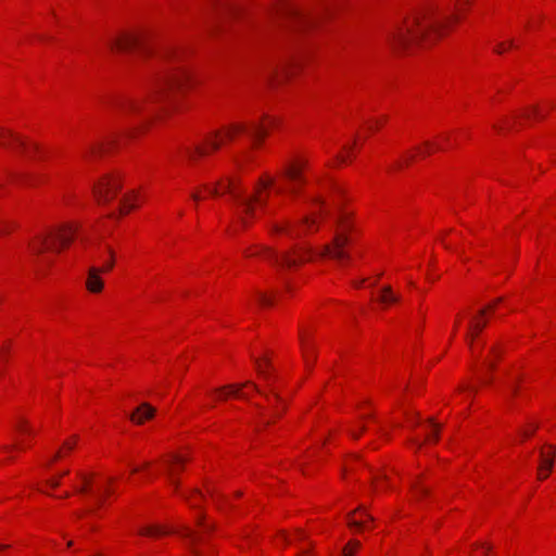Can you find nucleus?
I'll return each mask as SVG.
<instances>
[{
	"label": "nucleus",
	"mask_w": 556,
	"mask_h": 556,
	"mask_svg": "<svg viewBox=\"0 0 556 556\" xmlns=\"http://www.w3.org/2000/svg\"><path fill=\"white\" fill-rule=\"evenodd\" d=\"M47 484L52 488V489H55L60 485V479L59 478H51L47 481Z\"/></svg>",
	"instance_id": "nucleus-37"
},
{
	"label": "nucleus",
	"mask_w": 556,
	"mask_h": 556,
	"mask_svg": "<svg viewBox=\"0 0 556 556\" xmlns=\"http://www.w3.org/2000/svg\"><path fill=\"white\" fill-rule=\"evenodd\" d=\"M161 58L164 60H172V59H175L176 56H175V52H173L169 49H166V50L162 51Z\"/></svg>",
	"instance_id": "nucleus-35"
},
{
	"label": "nucleus",
	"mask_w": 556,
	"mask_h": 556,
	"mask_svg": "<svg viewBox=\"0 0 556 556\" xmlns=\"http://www.w3.org/2000/svg\"><path fill=\"white\" fill-rule=\"evenodd\" d=\"M258 302L264 305V306H268V305H271L273 304V300L271 298H269L268 295L264 294V293H260L258 294Z\"/></svg>",
	"instance_id": "nucleus-32"
},
{
	"label": "nucleus",
	"mask_w": 556,
	"mask_h": 556,
	"mask_svg": "<svg viewBox=\"0 0 556 556\" xmlns=\"http://www.w3.org/2000/svg\"><path fill=\"white\" fill-rule=\"evenodd\" d=\"M431 424H432V426H433V428H434V429H433V431L431 432V434H429V435H428V440H429V441H430V440L437 441V440H438V438H439V429H440V426H439V425H437V424H434V422H432V421H431Z\"/></svg>",
	"instance_id": "nucleus-33"
},
{
	"label": "nucleus",
	"mask_w": 556,
	"mask_h": 556,
	"mask_svg": "<svg viewBox=\"0 0 556 556\" xmlns=\"http://www.w3.org/2000/svg\"><path fill=\"white\" fill-rule=\"evenodd\" d=\"M359 547L361 543L358 541H350L343 548V556H354Z\"/></svg>",
	"instance_id": "nucleus-26"
},
{
	"label": "nucleus",
	"mask_w": 556,
	"mask_h": 556,
	"mask_svg": "<svg viewBox=\"0 0 556 556\" xmlns=\"http://www.w3.org/2000/svg\"><path fill=\"white\" fill-rule=\"evenodd\" d=\"M245 255L249 257L260 255L264 260L268 261L274 266H276L278 269L292 268L302 261H304L302 255L299 254L298 252L285 253L280 255L276 251L267 247H258L254 251H248Z\"/></svg>",
	"instance_id": "nucleus-7"
},
{
	"label": "nucleus",
	"mask_w": 556,
	"mask_h": 556,
	"mask_svg": "<svg viewBox=\"0 0 556 556\" xmlns=\"http://www.w3.org/2000/svg\"><path fill=\"white\" fill-rule=\"evenodd\" d=\"M64 456V453L62 452V450L60 448L59 451H56V453L54 454V456L52 457L51 462H55L60 458H62Z\"/></svg>",
	"instance_id": "nucleus-43"
},
{
	"label": "nucleus",
	"mask_w": 556,
	"mask_h": 556,
	"mask_svg": "<svg viewBox=\"0 0 556 556\" xmlns=\"http://www.w3.org/2000/svg\"><path fill=\"white\" fill-rule=\"evenodd\" d=\"M189 76L181 66L172 65L159 78L155 87L146 96L128 97L117 100V110L126 117H142L144 122L154 115V105L169 99L174 91L181 90Z\"/></svg>",
	"instance_id": "nucleus-2"
},
{
	"label": "nucleus",
	"mask_w": 556,
	"mask_h": 556,
	"mask_svg": "<svg viewBox=\"0 0 556 556\" xmlns=\"http://www.w3.org/2000/svg\"><path fill=\"white\" fill-rule=\"evenodd\" d=\"M109 46L112 50L117 51H128L138 48L144 53H150V47H148L146 38L141 35L125 34L110 40Z\"/></svg>",
	"instance_id": "nucleus-9"
},
{
	"label": "nucleus",
	"mask_w": 556,
	"mask_h": 556,
	"mask_svg": "<svg viewBox=\"0 0 556 556\" xmlns=\"http://www.w3.org/2000/svg\"><path fill=\"white\" fill-rule=\"evenodd\" d=\"M7 547H8V545H0V549H4Z\"/></svg>",
	"instance_id": "nucleus-61"
},
{
	"label": "nucleus",
	"mask_w": 556,
	"mask_h": 556,
	"mask_svg": "<svg viewBox=\"0 0 556 556\" xmlns=\"http://www.w3.org/2000/svg\"><path fill=\"white\" fill-rule=\"evenodd\" d=\"M269 392L270 394L273 395V399L277 402V403H282V399L279 396V394L275 391V389L273 388H269Z\"/></svg>",
	"instance_id": "nucleus-41"
},
{
	"label": "nucleus",
	"mask_w": 556,
	"mask_h": 556,
	"mask_svg": "<svg viewBox=\"0 0 556 556\" xmlns=\"http://www.w3.org/2000/svg\"><path fill=\"white\" fill-rule=\"evenodd\" d=\"M309 553H311L309 547H307V548H306V547H303V548L301 549V556H308V555H309Z\"/></svg>",
	"instance_id": "nucleus-46"
},
{
	"label": "nucleus",
	"mask_w": 556,
	"mask_h": 556,
	"mask_svg": "<svg viewBox=\"0 0 556 556\" xmlns=\"http://www.w3.org/2000/svg\"><path fill=\"white\" fill-rule=\"evenodd\" d=\"M225 10L228 12V13H235L236 9L231 5V4H226V8Z\"/></svg>",
	"instance_id": "nucleus-49"
},
{
	"label": "nucleus",
	"mask_w": 556,
	"mask_h": 556,
	"mask_svg": "<svg viewBox=\"0 0 556 556\" xmlns=\"http://www.w3.org/2000/svg\"><path fill=\"white\" fill-rule=\"evenodd\" d=\"M121 188V182L117 177L110 175L105 176L93 188V193L99 203L111 201Z\"/></svg>",
	"instance_id": "nucleus-10"
},
{
	"label": "nucleus",
	"mask_w": 556,
	"mask_h": 556,
	"mask_svg": "<svg viewBox=\"0 0 556 556\" xmlns=\"http://www.w3.org/2000/svg\"><path fill=\"white\" fill-rule=\"evenodd\" d=\"M135 198L136 194H128L123 198L119 207L121 214H126L136 206V204L134 203Z\"/></svg>",
	"instance_id": "nucleus-21"
},
{
	"label": "nucleus",
	"mask_w": 556,
	"mask_h": 556,
	"mask_svg": "<svg viewBox=\"0 0 556 556\" xmlns=\"http://www.w3.org/2000/svg\"><path fill=\"white\" fill-rule=\"evenodd\" d=\"M106 251L110 255V261L103 266V268L90 267L86 281V287L90 292L98 293L103 289V281L100 277L101 271H109L114 266V252L110 247H106Z\"/></svg>",
	"instance_id": "nucleus-11"
},
{
	"label": "nucleus",
	"mask_w": 556,
	"mask_h": 556,
	"mask_svg": "<svg viewBox=\"0 0 556 556\" xmlns=\"http://www.w3.org/2000/svg\"><path fill=\"white\" fill-rule=\"evenodd\" d=\"M101 490H102V486H99V494L97 495V498H98V503L101 504L103 498H102V494H101ZM112 491L109 489V488H104L103 486V493L105 494H110Z\"/></svg>",
	"instance_id": "nucleus-39"
},
{
	"label": "nucleus",
	"mask_w": 556,
	"mask_h": 556,
	"mask_svg": "<svg viewBox=\"0 0 556 556\" xmlns=\"http://www.w3.org/2000/svg\"><path fill=\"white\" fill-rule=\"evenodd\" d=\"M338 231L336 232L331 244H326L320 252L323 256H329L339 262L350 258L349 253L344 248L349 244L350 238L348 230L350 229L349 224L345 222L344 216H340L338 219Z\"/></svg>",
	"instance_id": "nucleus-5"
},
{
	"label": "nucleus",
	"mask_w": 556,
	"mask_h": 556,
	"mask_svg": "<svg viewBox=\"0 0 556 556\" xmlns=\"http://www.w3.org/2000/svg\"><path fill=\"white\" fill-rule=\"evenodd\" d=\"M536 428H538V426H536V425H533V429H532L531 431H530V430H523V431H521V433H522V435H523V437H526V438H527V437H530V435H532V433L534 432V430H535Z\"/></svg>",
	"instance_id": "nucleus-44"
},
{
	"label": "nucleus",
	"mask_w": 556,
	"mask_h": 556,
	"mask_svg": "<svg viewBox=\"0 0 556 556\" xmlns=\"http://www.w3.org/2000/svg\"><path fill=\"white\" fill-rule=\"evenodd\" d=\"M207 153V147L197 146L193 149L187 150V156L193 161L197 156L205 155Z\"/></svg>",
	"instance_id": "nucleus-25"
},
{
	"label": "nucleus",
	"mask_w": 556,
	"mask_h": 556,
	"mask_svg": "<svg viewBox=\"0 0 556 556\" xmlns=\"http://www.w3.org/2000/svg\"><path fill=\"white\" fill-rule=\"evenodd\" d=\"M532 112H533L534 115L540 116V111H539L538 108H533Z\"/></svg>",
	"instance_id": "nucleus-52"
},
{
	"label": "nucleus",
	"mask_w": 556,
	"mask_h": 556,
	"mask_svg": "<svg viewBox=\"0 0 556 556\" xmlns=\"http://www.w3.org/2000/svg\"><path fill=\"white\" fill-rule=\"evenodd\" d=\"M256 363V368H257V371L258 374L265 379V380H269V374L267 372V369L263 366V364L261 363V361L256 359L255 361Z\"/></svg>",
	"instance_id": "nucleus-31"
},
{
	"label": "nucleus",
	"mask_w": 556,
	"mask_h": 556,
	"mask_svg": "<svg viewBox=\"0 0 556 556\" xmlns=\"http://www.w3.org/2000/svg\"><path fill=\"white\" fill-rule=\"evenodd\" d=\"M300 340H301V345H302V350H303V356L305 358L306 364L309 365V362H308L309 344H308V342H306L303 333H300Z\"/></svg>",
	"instance_id": "nucleus-30"
},
{
	"label": "nucleus",
	"mask_w": 556,
	"mask_h": 556,
	"mask_svg": "<svg viewBox=\"0 0 556 556\" xmlns=\"http://www.w3.org/2000/svg\"><path fill=\"white\" fill-rule=\"evenodd\" d=\"M155 414L153 408L148 403H142L136 410L130 415V420L135 424L141 425L146 419H151Z\"/></svg>",
	"instance_id": "nucleus-17"
},
{
	"label": "nucleus",
	"mask_w": 556,
	"mask_h": 556,
	"mask_svg": "<svg viewBox=\"0 0 556 556\" xmlns=\"http://www.w3.org/2000/svg\"><path fill=\"white\" fill-rule=\"evenodd\" d=\"M275 232H286L289 236H298L299 233L290 226L289 223L276 224L273 226Z\"/></svg>",
	"instance_id": "nucleus-24"
},
{
	"label": "nucleus",
	"mask_w": 556,
	"mask_h": 556,
	"mask_svg": "<svg viewBox=\"0 0 556 556\" xmlns=\"http://www.w3.org/2000/svg\"><path fill=\"white\" fill-rule=\"evenodd\" d=\"M139 533L142 534V535L154 536V535H160V534L167 533V531L164 530L163 528L159 527V526H149V527L142 528L139 531Z\"/></svg>",
	"instance_id": "nucleus-23"
},
{
	"label": "nucleus",
	"mask_w": 556,
	"mask_h": 556,
	"mask_svg": "<svg viewBox=\"0 0 556 556\" xmlns=\"http://www.w3.org/2000/svg\"><path fill=\"white\" fill-rule=\"evenodd\" d=\"M510 390H511L513 395H515L517 393V386L511 384Z\"/></svg>",
	"instance_id": "nucleus-51"
},
{
	"label": "nucleus",
	"mask_w": 556,
	"mask_h": 556,
	"mask_svg": "<svg viewBox=\"0 0 556 556\" xmlns=\"http://www.w3.org/2000/svg\"><path fill=\"white\" fill-rule=\"evenodd\" d=\"M307 161L295 159L289 161L283 169L282 177L288 182V191L292 194H296L301 191L302 187L306 184V177L304 170L307 167Z\"/></svg>",
	"instance_id": "nucleus-8"
},
{
	"label": "nucleus",
	"mask_w": 556,
	"mask_h": 556,
	"mask_svg": "<svg viewBox=\"0 0 556 556\" xmlns=\"http://www.w3.org/2000/svg\"><path fill=\"white\" fill-rule=\"evenodd\" d=\"M486 365H488L490 368H493V367H494L493 363H491V362H488V363H486Z\"/></svg>",
	"instance_id": "nucleus-56"
},
{
	"label": "nucleus",
	"mask_w": 556,
	"mask_h": 556,
	"mask_svg": "<svg viewBox=\"0 0 556 556\" xmlns=\"http://www.w3.org/2000/svg\"><path fill=\"white\" fill-rule=\"evenodd\" d=\"M0 147L2 148H21L24 152H27L28 148L26 142L13 131L0 127Z\"/></svg>",
	"instance_id": "nucleus-13"
},
{
	"label": "nucleus",
	"mask_w": 556,
	"mask_h": 556,
	"mask_svg": "<svg viewBox=\"0 0 556 556\" xmlns=\"http://www.w3.org/2000/svg\"><path fill=\"white\" fill-rule=\"evenodd\" d=\"M352 435H353L355 439H357V438H358V433H354V432H352Z\"/></svg>",
	"instance_id": "nucleus-59"
},
{
	"label": "nucleus",
	"mask_w": 556,
	"mask_h": 556,
	"mask_svg": "<svg viewBox=\"0 0 556 556\" xmlns=\"http://www.w3.org/2000/svg\"><path fill=\"white\" fill-rule=\"evenodd\" d=\"M245 386H252L258 393L263 394L262 391L257 388V386L250 381H248L245 383H241V384H229V386L222 387L219 389H216L215 393L217 394L218 400H224V399L228 397L229 395H235V396H240V397L247 399V396L240 392L241 389Z\"/></svg>",
	"instance_id": "nucleus-15"
},
{
	"label": "nucleus",
	"mask_w": 556,
	"mask_h": 556,
	"mask_svg": "<svg viewBox=\"0 0 556 556\" xmlns=\"http://www.w3.org/2000/svg\"><path fill=\"white\" fill-rule=\"evenodd\" d=\"M316 223V218L312 216H305L301 222V227L305 231H312L314 230V225Z\"/></svg>",
	"instance_id": "nucleus-28"
},
{
	"label": "nucleus",
	"mask_w": 556,
	"mask_h": 556,
	"mask_svg": "<svg viewBox=\"0 0 556 556\" xmlns=\"http://www.w3.org/2000/svg\"><path fill=\"white\" fill-rule=\"evenodd\" d=\"M348 525H349L351 528H357V529H359V528L362 527V521L354 520V519H352V518L349 516Z\"/></svg>",
	"instance_id": "nucleus-38"
},
{
	"label": "nucleus",
	"mask_w": 556,
	"mask_h": 556,
	"mask_svg": "<svg viewBox=\"0 0 556 556\" xmlns=\"http://www.w3.org/2000/svg\"><path fill=\"white\" fill-rule=\"evenodd\" d=\"M413 489L415 490L416 494H418V495H426L428 493V489L424 485L414 484Z\"/></svg>",
	"instance_id": "nucleus-36"
},
{
	"label": "nucleus",
	"mask_w": 556,
	"mask_h": 556,
	"mask_svg": "<svg viewBox=\"0 0 556 556\" xmlns=\"http://www.w3.org/2000/svg\"><path fill=\"white\" fill-rule=\"evenodd\" d=\"M484 548H485L486 552L491 549L490 546H484Z\"/></svg>",
	"instance_id": "nucleus-64"
},
{
	"label": "nucleus",
	"mask_w": 556,
	"mask_h": 556,
	"mask_svg": "<svg viewBox=\"0 0 556 556\" xmlns=\"http://www.w3.org/2000/svg\"><path fill=\"white\" fill-rule=\"evenodd\" d=\"M79 478L81 479V486L77 488V492L80 494H86L91 491L92 480L87 475L79 472Z\"/></svg>",
	"instance_id": "nucleus-22"
},
{
	"label": "nucleus",
	"mask_w": 556,
	"mask_h": 556,
	"mask_svg": "<svg viewBox=\"0 0 556 556\" xmlns=\"http://www.w3.org/2000/svg\"><path fill=\"white\" fill-rule=\"evenodd\" d=\"M295 540L299 541V542L306 540V536H305V534H304V532L302 530H296Z\"/></svg>",
	"instance_id": "nucleus-42"
},
{
	"label": "nucleus",
	"mask_w": 556,
	"mask_h": 556,
	"mask_svg": "<svg viewBox=\"0 0 556 556\" xmlns=\"http://www.w3.org/2000/svg\"><path fill=\"white\" fill-rule=\"evenodd\" d=\"M486 314V309H480L478 316L473 317L468 326V332L466 333V340H468L469 346H472L475 338L484 329L486 320L483 317Z\"/></svg>",
	"instance_id": "nucleus-14"
},
{
	"label": "nucleus",
	"mask_w": 556,
	"mask_h": 556,
	"mask_svg": "<svg viewBox=\"0 0 556 556\" xmlns=\"http://www.w3.org/2000/svg\"><path fill=\"white\" fill-rule=\"evenodd\" d=\"M114 143H115V139H114V138H112V139H110V140L108 141V143H106V144H108V146H113Z\"/></svg>",
	"instance_id": "nucleus-54"
},
{
	"label": "nucleus",
	"mask_w": 556,
	"mask_h": 556,
	"mask_svg": "<svg viewBox=\"0 0 556 556\" xmlns=\"http://www.w3.org/2000/svg\"><path fill=\"white\" fill-rule=\"evenodd\" d=\"M415 444L417 445V447H420V446H421V443H420V442H415Z\"/></svg>",
	"instance_id": "nucleus-63"
},
{
	"label": "nucleus",
	"mask_w": 556,
	"mask_h": 556,
	"mask_svg": "<svg viewBox=\"0 0 556 556\" xmlns=\"http://www.w3.org/2000/svg\"><path fill=\"white\" fill-rule=\"evenodd\" d=\"M77 443V437H73L71 440H67L62 445V452L65 454L67 452H71Z\"/></svg>",
	"instance_id": "nucleus-29"
},
{
	"label": "nucleus",
	"mask_w": 556,
	"mask_h": 556,
	"mask_svg": "<svg viewBox=\"0 0 556 556\" xmlns=\"http://www.w3.org/2000/svg\"><path fill=\"white\" fill-rule=\"evenodd\" d=\"M495 51L497 53H503L505 51V47H504V43H500L496 48H495Z\"/></svg>",
	"instance_id": "nucleus-45"
},
{
	"label": "nucleus",
	"mask_w": 556,
	"mask_h": 556,
	"mask_svg": "<svg viewBox=\"0 0 556 556\" xmlns=\"http://www.w3.org/2000/svg\"><path fill=\"white\" fill-rule=\"evenodd\" d=\"M378 301L383 305H389L397 303L400 301V296L393 293L390 286H386L381 289Z\"/></svg>",
	"instance_id": "nucleus-20"
},
{
	"label": "nucleus",
	"mask_w": 556,
	"mask_h": 556,
	"mask_svg": "<svg viewBox=\"0 0 556 556\" xmlns=\"http://www.w3.org/2000/svg\"><path fill=\"white\" fill-rule=\"evenodd\" d=\"M219 136H220V132L216 131L213 136L207 137L205 139L206 146L210 147L212 150H217L222 144V141H218Z\"/></svg>",
	"instance_id": "nucleus-27"
},
{
	"label": "nucleus",
	"mask_w": 556,
	"mask_h": 556,
	"mask_svg": "<svg viewBox=\"0 0 556 556\" xmlns=\"http://www.w3.org/2000/svg\"><path fill=\"white\" fill-rule=\"evenodd\" d=\"M549 472L543 470V471H539V479L543 480L545 478H547Z\"/></svg>",
	"instance_id": "nucleus-47"
},
{
	"label": "nucleus",
	"mask_w": 556,
	"mask_h": 556,
	"mask_svg": "<svg viewBox=\"0 0 556 556\" xmlns=\"http://www.w3.org/2000/svg\"><path fill=\"white\" fill-rule=\"evenodd\" d=\"M67 473H68V470H65L63 473H61V476H60V477L65 476V475H67Z\"/></svg>",
	"instance_id": "nucleus-62"
},
{
	"label": "nucleus",
	"mask_w": 556,
	"mask_h": 556,
	"mask_svg": "<svg viewBox=\"0 0 556 556\" xmlns=\"http://www.w3.org/2000/svg\"><path fill=\"white\" fill-rule=\"evenodd\" d=\"M178 532L182 538L188 540L190 554L192 556H201V553L197 547V543L200 541L198 533L187 526H184Z\"/></svg>",
	"instance_id": "nucleus-16"
},
{
	"label": "nucleus",
	"mask_w": 556,
	"mask_h": 556,
	"mask_svg": "<svg viewBox=\"0 0 556 556\" xmlns=\"http://www.w3.org/2000/svg\"><path fill=\"white\" fill-rule=\"evenodd\" d=\"M17 430L21 432L31 433V429L27 426L26 421L22 420L17 426Z\"/></svg>",
	"instance_id": "nucleus-34"
},
{
	"label": "nucleus",
	"mask_w": 556,
	"mask_h": 556,
	"mask_svg": "<svg viewBox=\"0 0 556 556\" xmlns=\"http://www.w3.org/2000/svg\"><path fill=\"white\" fill-rule=\"evenodd\" d=\"M198 523H199V526L203 527V529H204V530H211V529H212V527H211L210 525H204V523L202 522V520H199V522H198Z\"/></svg>",
	"instance_id": "nucleus-50"
},
{
	"label": "nucleus",
	"mask_w": 556,
	"mask_h": 556,
	"mask_svg": "<svg viewBox=\"0 0 556 556\" xmlns=\"http://www.w3.org/2000/svg\"><path fill=\"white\" fill-rule=\"evenodd\" d=\"M76 227L72 224L60 225L48 235H40L29 243V250L34 255H40L45 251L59 253L67 247L74 237Z\"/></svg>",
	"instance_id": "nucleus-4"
},
{
	"label": "nucleus",
	"mask_w": 556,
	"mask_h": 556,
	"mask_svg": "<svg viewBox=\"0 0 556 556\" xmlns=\"http://www.w3.org/2000/svg\"><path fill=\"white\" fill-rule=\"evenodd\" d=\"M467 3H469V0H459V8H458V10H460V5L462 4H467Z\"/></svg>",
	"instance_id": "nucleus-53"
},
{
	"label": "nucleus",
	"mask_w": 556,
	"mask_h": 556,
	"mask_svg": "<svg viewBox=\"0 0 556 556\" xmlns=\"http://www.w3.org/2000/svg\"><path fill=\"white\" fill-rule=\"evenodd\" d=\"M502 301H503V299H502V298H498V299H496V300H495V304H496V303H501Z\"/></svg>",
	"instance_id": "nucleus-57"
},
{
	"label": "nucleus",
	"mask_w": 556,
	"mask_h": 556,
	"mask_svg": "<svg viewBox=\"0 0 556 556\" xmlns=\"http://www.w3.org/2000/svg\"><path fill=\"white\" fill-rule=\"evenodd\" d=\"M457 16H440L432 8L421 9L407 17L401 25H396L387 37L394 49L409 50L414 45L433 42L442 30Z\"/></svg>",
	"instance_id": "nucleus-1"
},
{
	"label": "nucleus",
	"mask_w": 556,
	"mask_h": 556,
	"mask_svg": "<svg viewBox=\"0 0 556 556\" xmlns=\"http://www.w3.org/2000/svg\"><path fill=\"white\" fill-rule=\"evenodd\" d=\"M185 462H187V458L179 455V454H173L170 456V459L168 462V476H169V481L170 483L177 488L178 486V481L176 480L175 478V472H176V468H175V465H181L184 464Z\"/></svg>",
	"instance_id": "nucleus-19"
},
{
	"label": "nucleus",
	"mask_w": 556,
	"mask_h": 556,
	"mask_svg": "<svg viewBox=\"0 0 556 556\" xmlns=\"http://www.w3.org/2000/svg\"><path fill=\"white\" fill-rule=\"evenodd\" d=\"M73 545V541L67 542V546L71 547Z\"/></svg>",
	"instance_id": "nucleus-58"
},
{
	"label": "nucleus",
	"mask_w": 556,
	"mask_h": 556,
	"mask_svg": "<svg viewBox=\"0 0 556 556\" xmlns=\"http://www.w3.org/2000/svg\"><path fill=\"white\" fill-rule=\"evenodd\" d=\"M493 306H494V305H489L485 309H486V311H488V309H493Z\"/></svg>",
	"instance_id": "nucleus-60"
},
{
	"label": "nucleus",
	"mask_w": 556,
	"mask_h": 556,
	"mask_svg": "<svg viewBox=\"0 0 556 556\" xmlns=\"http://www.w3.org/2000/svg\"><path fill=\"white\" fill-rule=\"evenodd\" d=\"M551 453L546 454L544 451L540 452V466L539 471H547L551 472L554 465V456H555V446L549 445Z\"/></svg>",
	"instance_id": "nucleus-18"
},
{
	"label": "nucleus",
	"mask_w": 556,
	"mask_h": 556,
	"mask_svg": "<svg viewBox=\"0 0 556 556\" xmlns=\"http://www.w3.org/2000/svg\"><path fill=\"white\" fill-rule=\"evenodd\" d=\"M14 447H15V446H3V450H4V451H10V450H12V448H14Z\"/></svg>",
	"instance_id": "nucleus-55"
},
{
	"label": "nucleus",
	"mask_w": 556,
	"mask_h": 556,
	"mask_svg": "<svg viewBox=\"0 0 556 556\" xmlns=\"http://www.w3.org/2000/svg\"><path fill=\"white\" fill-rule=\"evenodd\" d=\"M276 14L281 17L289 27L296 30L311 28L317 22V18L311 13L300 10L291 4H281L276 9Z\"/></svg>",
	"instance_id": "nucleus-6"
},
{
	"label": "nucleus",
	"mask_w": 556,
	"mask_h": 556,
	"mask_svg": "<svg viewBox=\"0 0 556 556\" xmlns=\"http://www.w3.org/2000/svg\"><path fill=\"white\" fill-rule=\"evenodd\" d=\"M273 185V178L261 179L253 195L245 194L244 190L240 187V182L233 178L220 179L215 186L204 185L203 188L212 195L228 193L237 208L240 220L244 224L247 216H253L255 205L263 206L265 204L266 199L263 198L262 192Z\"/></svg>",
	"instance_id": "nucleus-3"
},
{
	"label": "nucleus",
	"mask_w": 556,
	"mask_h": 556,
	"mask_svg": "<svg viewBox=\"0 0 556 556\" xmlns=\"http://www.w3.org/2000/svg\"><path fill=\"white\" fill-rule=\"evenodd\" d=\"M104 149H105V144L101 143L99 147H91L89 152L91 154H96V153H98V152H100V151H102Z\"/></svg>",
	"instance_id": "nucleus-40"
},
{
	"label": "nucleus",
	"mask_w": 556,
	"mask_h": 556,
	"mask_svg": "<svg viewBox=\"0 0 556 556\" xmlns=\"http://www.w3.org/2000/svg\"><path fill=\"white\" fill-rule=\"evenodd\" d=\"M191 198H192L195 202H198V201L201 199V195H200V193H199L198 191H195V192H193V193L191 194Z\"/></svg>",
	"instance_id": "nucleus-48"
},
{
	"label": "nucleus",
	"mask_w": 556,
	"mask_h": 556,
	"mask_svg": "<svg viewBox=\"0 0 556 556\" xmlns=\"http://www.w3.org/2000/svg\"><path fill=\"white\" fill-rule=\"evenodd\" d=\"M236 134H247L248 136L258 139L266 135V126L264 124L248 125L244 123H237L229 126L225 131V138L232 139Z\"/></svg>",
	"instance_id": "nucleus-12"
}]
</instances>
